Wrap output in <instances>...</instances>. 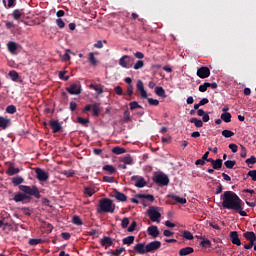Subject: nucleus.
I'll use <instances>...</instances> for the list:
<instances>
[{"label":"nucleus","instance_id":"f257e3e1","mask_svg":"<svg viewBox=\"0 0 256 256\" xmlns=\"http://www.w3.org/2000/svg\"><path fill=\"white\" fill-rule=\"evenodd\" d=\"M223 209H228V211H234V213H239L241 217H247V212H245V202L239 198L237 193L233 191H225L221 196Z\"/></svg>","mask_w":256,"mask_h":256},{"label":"nucleus","instance_id":"f03ea898","mask_svg":"<svg viewBox=\"0 0 256 256\" xmlns=\"http://www.w3.org/2000/svg\"><path fill=\"white\" fill-rule=\"evenodd\" d=\"M19 189L22 192H18L13 197L15 203H31V197L35 199H41V192L37 186L20 185Z\"/></svg>","mask_w":256,"mask_h":256},{"label":"nucleus","instance_id":"7ed1b4c3","mask_svg":"<svg viewBox=\"0 0 256 256\" xmlns=\"http://www.w3.org/2000/svg\"><path fill=\"white\" fill-rule=\"evenodd\" d=\"M97 213H115V203L109 198H102L99 200Z\"/></svg>","mask_w":256,"mask_h":256},{"label":"nucleus","instance_id":"20e7f679","mask_svg":"<svg viewBox=\"0 0 256 256\" xmlns=\"http://www.w3.org/2000/svg\"><path fill=\"white\" fill-rule=\"evenodd\" d=\"M159 211H161V208L157 206H150L147 210L148 217L153 223H159L161 219V212Z\"/></svg>","mask_w":256,"mask_h":256},{"label":"nucleus","instance_id":"39448f33","mask_svg":"<svg viewBox=\"0 0 256 256\" xmlns=\"http://www.w3.org/2000/svg\"><path fill=\"white\" fill-rule=\"evenodd\" d=\"M153 181L156 185H160L161 187L169 185V177L165 174H158L154 176Z\"/></svg>","mask_w":256,"mask_h":256},{"label":"nucleus","instance_id":"423d86ee","mask_svg":"<svg viewBox=\"0 0 256 256\" xmlns=\"http://www.w3.org/2000/svg\"><path fill=\"white\" fill-rule=\"evenodd\" d=\"M119 66L124 69H131L133 67V59L129 55H124L119 59Z\"/></svg>","mask_w":256,"mask_h":256},{"label":"nucleus","instance_id":"0eeeda50","mask_svg":"<svg viewBox=\"0 0 256 256\" xmlns=\"http://www.w3.org/2000/svg\"><path fill=\"white\" fill-rule=\"evenodd\" d=\"M131 181L134 183L135 187H138V189H142V187L147 186V181H145L143 176H132Z\"/></svg>","mask_w":256,"mask_h":256},{"label":"nucleus","instance_id":"6e6552de","mask_svg":"<svg viewBox=\"0 0 256 256\" xmlns=\"http://www.w3.org/2000/svg\"><path fill=\"white\" fill-rule=\"evenodd\" d=\"M196 75L200 79H207V77H210V75H211V70L207 66H202V67L198 68Z\"/></svg>","mask_w":256,"mask_h":256},{"label":"nucleus","instance_id":"1a4fd4ad","mask_svg":"<svg viewBox=\"0 0 256 256\" xmlns=\"http://www.w3.org/2000/svg\"><path fill=\"white\" fill-rule=\"evenodd\" d=\"M35 173H36V179H38V181L45 182L49 180V174L45 172V170L41 168H36Z\"/></svg>","mask_w":256,"mask_h":256},{"label":"nucleus","instance_id":"9d476101","mask_svg":"<svg viewBox=\"0 0 256 256\" xmlns=\"http://www.w3.org/2000/svg\"><path fill=\"white\" fill-rule=\"evenodd\" d=\"M66 91L70 95H81V85L71 84L70 87L66 88Z\"/></svg>","mask_w":256,"mask_h":256},{"label":"nucleus","instance_id":"9b49d317","mask_svg":"<svg viewBox=\"0 0 256 256\" xmlns=\"http://www.w3.org/2000/svg\"><path fill=\"white\" fill-rule=\"evenodd\" d=\"M157 249H161V241H152L146 245V251L151 253V251H157Z\"/></svg>","mask_w":256,"mask_h":256},{"label":"nucleus","instance_id":"f8f14e48","mask_svg":"<svg viewBox=\"0 0 256 256\" xmlns=\"http://www.w3.org/2000/svg\"><path fill=\"white\" fill-rule=\"evenodd\" d=\"M19 47H21V45L15 41H9L7 43V49L11 55H17V49H19Z\"/></svg>","mask_w":256,"mask_h":256},{"label":"nucleus","instance_id":"ddd939ff","mask_svg":"<svg viewBox=\"0 0 256 256\" xmlns=\"http://www.w3.org/2000/svg\"><path fill=\"white\" fill-rule=\"evenodd\" d=\"M230 241L233 243V245L241 247V239L239 238V233L237 231L230 232Z\"/></svg>","mask_w":256,"mask_h":256},{"label":"nucleus","instance_id":"4468645a","mask_svg":"<svg viewBox=\"0 0 256 256\" xmlns=\"http://www.w3.org/2000/svg\"><path fill=\"white\" fill-rule=\"evenodd\" d=\"M136 89L140 93V97L142 99H147V91H145V86L143 85V81L138 80L136 84Z\"/></svg>","mask_w":256,"mask_h":256},{"label":"nucleus","instance_id":"2eb2a0df","mask_svg":"<svg viewBox=\"0 0 256 256\" xmlns=\"http://www.w3.org/2000/svg\"><path fill=\"white\" fill-rule=\"evenodd\" d=\"M134 251L138 253V255H145L147 252V245L145 243H138L134 246Z\"/></svg>","mask_w":256,"mask_h":256},{"label":"nucleus","instance_id":"dca6fc26","mask_svg":"<svg viewBox=\"0 0 256 256\" xmlns=\"http://www.w3.org/2000/svg\"><path fill=\"white\" fill-rule=\"evenodd\" d=\"M100 243L102 245V247H105L106 249L108 247H113V245H115V243L113 242V239L109 236H105L100 240Z\"/></svg>","mask_w":256,"mask_h":256},{"label":"nucleus","instance_id":"f3484780","mask_svg":"<svg viewBox=\"0 0 256 256\" xmlns=\"http://www.w3.org/2000/svg\"><path fill=\"white\" fill-rule=\"evenodd\" d=\"M147 233L150 235V237H153V239H157V237H159V228L155 225H152L148 227Z\"/></svg>","mask_w":256,"mask_h":256},{"label":"nucleus","instance_id":"a211bd4d","mask_svg":"<svg viewBox=\"0 0 256 256\" xmlns=\"http://www.w3.org/2000/svg\"><path fill=\"white\" fill-rule=\"evenodd\" d=\"M49 125L52 129V133H59L63 127H61V124L57 120H50Z\"/></svg>","mask_w":256,"mask_h":256},{"label":"nucleus","instance_id":"6ab92c4d","mask_svg":"<svg viewBox=\"0 0 256 256\" xmlns=\"http://www.w3.org/2000/svg\"><path fill=\"white\" fill-rule=\"evenodd\" d=\"M10 125L11 119L0 116V129L5 131V129H7V127H10Z\"/></svg>","mask_w":256,"mask_h":256},{"label":"nucleus","instance_id":"aec40b11","mask_svg":"<svg viewBox=\"0 0 256 256\" xmlns=\"http://www.w3.org/2000/svg\"><path fill=\"white\" fill-rule=\"evenodd\" d=\"M167 197H168V199H173V201H176V203H180V205H185V203H187L186 198H181L174 194H169Z\"/></svg>","mask_w":256,"mask_h":256},{"label":"nucleus","instance_id":"412c9836","mask_svg":"<svg viewBox=\"0 0 256 256\" xmlns=\"http://www.w3.org/2000/svg\"><path fill=\"white\" fill-rule=\"evenodd\" d=\"M120 163H124L125 165H133L135 162L133 161L131 154H126L124 157L120 158Z\"/></svg>","mask_w":256,"mask_h":256},{"label":"nucleus","instance_id":"4be33fe9","mask_svg":"<svg viewBox=\"0 0 256 256\" xmlns=\"http://www.w3.org/2000/svg\"><path fill=\"white\" fill-rule=\"evenodd\" d=\"M23 15H25L23 9H16L12 12V17L15 19V21H19Z\"/></svg>","mask_w":256,"mask_h":256},{"label":"nucleus","instance_id":"5701e85b","mask_svg":"<svg viewBox=\"0 0 256 256\" xmlns=\"http://www.w3.org/2000/svg\"><path fill=\"white\" fill-rule=\"evenodd\" d=\"M195 249H193V247H185V248H181L179 250V255L180 256H186V255H191V253H194Z\"/></svg>","mask_w":256,"mask_h":256},{"label":"nucleus","instance_id":"b1692460","mask_svg":"<svg viewBox=\"0 0 256 256\" xmlns=\"http://www.w3.org/2000/svg\"><path fill=\"white\" fill-rule=\"evenodd\" d=\"M243 237L246 239V241H256V235L253 231H247L243 233Z\"/></svg>","mask_w":256,"mask_h":256},{"label":"nucleus","instance_id":"393cba45","mask_svg":"<svg viewBox=\"0 0 256 256\" xmlns=\"http://www.w3.org/2000/svg\"><path fill=\"white\" fill-rule=\"evenodd\" d=\"M114 197H115V199H117V201H120L121 203H125V201H127V195H125L119 191L114 192Z\"/></svg>","mask_w":256,"mask_h":256},{"label":"nucleus","instance_id":"a878e982","mask_svg":"<svg viewBox=\"0 0 256 256\" xmlns=\"http://www.w3.org/2000/svg\"><path fill=\"white\" fill-rule=\"evenodd\" d=\"M103 171H107V173H109V175H115V173H117V169L115 167H113V165H104L102 167Z\"/></svg>","mask_w":256,"mask_h":256},{"label":"nucleus","instance_id":"bb28decb","mask_svg":"<svg viewBox=\"0 0 256 256\" xmlns=\"http://www.w3.org/2000/svg\"><path fill=\"white\" fill-rule=\"evenodd\" d=\"M137 199H146L147 201H150V203H153L155 201V197L151 194H137Z\"/></svg>","mask_w":256,"mask_h":256},{"label":"nucleus","instance_id":"cd10ccee","mask_svg":"<svg viewBox=\"0 0 256 256\" xmlns=\"http://www.w3.org/2000/svg\"><path fill=\"white\" fill-rule=\"evenodd\" d=\"M20 172L19 168H15V166L10 165L6 171V173L11 177L13 175H17Z\"/></svg>","mask_w":256,"mask_h":256},{"label":"nucleus","instance_id":"c85d7f7f","mask_svg":"<svg viewBox=\"0 0 256 256\" xmlns=\"http://www.w3.org/2000/svg\"><path fill=\"white\" fill-rule=\"evenodd\" d=\"M25 182V179H23V177L21 176H16L12 178V183L14 187H17V185H19V187L21 186L22 183Z\"/></svg>","mask_w":256,"mask_h":256},{"label":"nucleus","instance_id":"c756f323","mask_svg":"<svg viewBox=\"0 0 256 256\" xmlns=\"http://www.w3.org/2000/svg\"><path fill=\"white\" fill-rule=\"evenodd\" d=\"M221 167H223L222 159H216L212 164V168L215 169L216 171H219Z\"/></svg>","mask_w":256,"mask_h":256},{"label":"nucleus","instance_id":"7c9ffc66","mask_svg":"<svg viewBox=\"0 0 256 256\" xmlns=\"http://www.w3.org/2000/svg\"><path fill=\"white\" fill-rule=\"evenodd\" d=\"M112 153H114V155H123V153H127V150L123 147L116 146L112 149Z\"/></svg>","mask_w":256,"mask_h":256},{"label":"nucleus","instance_id":"2f4dec72","mask_svg":"<svg viewBox=\"0 0 256 256\" xmlns=\"http://www.w3.org/2000/svg\"><path fill=\"white\" fill-rule=\"evenodd\" d=\"M231 113L224 112L221 114V120L224 121V123H231Z\"/></svg>","mask_w":256,"mask_h":256},{"label":"nucleus","instance_id":"473e14b6","mask_svg":"<svg viewBox=\"0 0 256 256\" xmlns=\"http://www.w3.org/2000/svg\"><path fill=\"white\" fill-rule=\"evenodd\" d=\"M155 93L156 95H158V97H163V98L167 97V95L165 94V89H163V87L161 86H157L155 88Z\"/></svg>","mask_w":256,"mask_h":256},{"label":"nucleus","instance_id":"72a5a7b5","mask_svg":"<svg viewBox=\"0 0 256 256\" xmlns=\"http://www.w3.org/2000/svg\"><path fill=\"white\" fill-rule=\"evenodd\" d=\"M43 243V239L41 238H32L28 241V244L35 247V245H41Z\"/></svg>","mask_w":256,"mask_h":256},{"label":"nucleus","instance_id":"f704fd0d","mask_svg":"<svg viewBox=\"0 0 256 256\" xmlns=\"http://www.w3.org/2000/svg\"><path fill=\"white\" fill-rule=\"evenodd\" d=\"M135 241V236H128L126 238H123L122 242L123 245H133Z\"/></svg>","mask_w":256,"mask_h":256},{"label":"nucleus","instance_id":"c9c22d12","mask_svg":"<svg viewBox=\"0 0 256 256\" xmlns=\"http://www.w3.org/2000/svg\"><path fill=\"white\" fill-rule=\"evenodd\" d=\"M224 165L226 169H233L237 165V162L235 160H227L224 162Z\"/></svg>","mask_w":256,"mask_h":256},{"label":"nucleus","instance_id":"e433bc0d","mask_svg":"<svg viewBox=\"0 0 256 256\" xmlns=\"http://www.w3.org/2000/svg\"><path fill=\"white\" fill-rule=\"evenodd\" d=\"M143 67H145V62H143V60H138L134 64L133 69H135V71H139V69H143Z\"/></svg>","mask_w":256,"mask_h":256},{"label":"nucleus","instance_id":"4c0bfd02","mask_svg":"<svg viewBox=\"0 0 256 256\" xmlns=\"http://www.w3.org/2000/svg\"><path fill=\"white\" fill-rule=\"evenodd\" d=\"M129 107L131 111H135V109H143V106L139 105L137 101L130 102Z\"/></svg>","mask_w":256,"mask_h":256},{"label":"nucleus","instance_id":"58836bf2","mask_svg":"<svg viewBox=\"0 0 256 256\" xmlns=\"http://www.w3.org/2000/svg\"><path fill=\"white\" fill-rule=\"evenodd\" d=\"M222 136L225 137L226 139H229L231 137H234L235 133L231 130H223L222 131Z\"/></svg>","mask_w":256,"mask_h":256},{"label":"nucleus","instance_id":"ea45409f","mask_svg":"<svg viewBox=\"0 0 256 256\" xmlns=\"http://www.w3.org/2000/svg\"><path fill=\"white\" fill-rule=\"evenodd\" d=\"M6 113H9V115H14V113H17V107H15V105L7 106Z\"/></svg>","mask_w":256,"mask_h":256},{"label":"nucleus","instance_id":"a19ab883","mask_svg":"<svg viewBox=\"0 0 256 256\" xmlns=\"http://www.w3.org/2000/svg\"><path fill=\"white\" fill-rule=\"evenodd\" d=\"M84 193H85V195H87V197H93V195H95V189H93L91 187H86L84 189Z\"/></svg>","mask_w":256,"mask_h":256},{"label":"nucleus","instance_id":"79ce46f5","mask_svg":"<svg viewBox=\"0 0 256 256\" xmlns=\"http://www.w3.org/2000/svg\"><path fill=\"white\" fill-rule=\"evenodd\" d=\"M182 237L184 239H187V241H193L194 237H193V233L189 232V231H184L182 234Z\"/></svg>","mask_w":256,"mask_h":256},{"label":"nucleus","instance_id":"37998d69","mask_svg":"<svg viewBox=\"0 0 256 256\" xmlns=\"http://www.w3.org/2000/svg\"><path fill=\"white\" fill-rule=\"evenodd\" d=\"M190 123H194L195 127H198V128L203 127V122L197 118H191Z\"/></svg>","mask_w":256,"mask_h":256},{"label":"nucleus","instance_id":"c03bdc74","mask_svg":"<svg viewBox=\"0 0 256 256\" xmlns=\"http://www.w3.org/2000/svg\"><path fill=\"white\" fill-rule=\"evenodd\" d=\"M8 75L12 79V81H17V79H19V73H17V71H15V70H11L8 73Z\"/></svg>","mask_w":256,"mask_h":256},{"label":"nucleus","instance_id":"a18cd8bd","mask_svg":"<svg viewBox=\"0 0 256 256\" xmlns=\"http://www.w3.org/2000/svg\"><path fill=\"white\" fill-rule=\"evenodd\" d=\"M88 61H89V63H91L94 66L97 65V59H95V53H93V52L89 53Z\"/></svg>","mask_w":256,"mask_h":256},{"label":"nucleus","instance_id":"49530a36","mask_svg":"<svg viewBox=\"0 0 256 256\" xmlns=\"http://www.w3.org/2000/svg\"><path fill=\"white\" fill-rule=\"evenodd\" d=\"M92 111H93V116L94 117H99V113H101V110L99 109L98 104L92 105Z\"/></svg>","mask_w":256,"mask_h":256},{"label":"nucleus","instance_id":"de8ad7c7","mask_svg":"<svg viewBox=\"0 0 256 256\" xmlns=\"http://www.w3.org/2000/svg\"><path fill=\"white\" fill-rule=\"evenodd\" d=\"M20 211L25 214L27 217H31V213H33V210L29 207H22L20 208Z\"/></svg>","mask_w":256,"mask_h":256},{"label":"nucleus","instance_id":"09e8293b","mask_svg":"<svg viewBox=\"0 0 256 256\" xmlns=\"http://www.w3.org/2000/svg\"><path fill=\"white\" fill-rule=\"evenodd\" d=\"M200 245L202 247H204L205 249H207V248L211 247V241L209 239L202 238Z\"/></svg>","mask_w":256,"mask_h":256},{"label":"nucleus","instance_id":"8fccbe9b","mask_svg":"<svg viewBox=\"0 0 256 256\" xmlns=\"http://www.w3.org/2000/svg\"><path fill=\"white\" fill-rule=\"evenodd\" d=\"M72 223H73L74 225L81 226V225H83V220H81V218L76 215V216H73V218H72Z\"/></svg>","mask_w":256,"mask_h":256},{"label":"nucleus","instance_id":"3c124183","mask_svg":"<svg viewBox=\"0 0 256 256\" xmlns=\"http://www.w3.org/2000/svg\"><path fill=\"white\" fill-rule=\"evenodd\" d=\"M149 105H151L152 107H157L159 105V100L157 99H153V98H146Z\"/></svg>","mask_w":256,"mask_h":256},{"label":"nucleus","instance_id":"603ef678","mask_svg":"<svg viewBox=\"0 0 256 256\" xmlns=\"http://www.w3.org/2000/svg\"><path fill=\"white\" fill-rule=\"evenodd\" d=\"M123 121L125 123H129V121H131V113L129 112V110L124 111Z\"/></svg>","mask_w":256,"mask_h":256},{"label":"nucleus","instance_id":"864d4df0","mask_svg":"<svg viewBox=\"0 0 256 256\" xmlns=\"http://www.w3.org/2000/svg\"><path fill=\"white\" fill-rule=\"evenodd\" d=\"M208 87H209V82H205L204 84L199 86L198 90L200 91V93H205Z\"/></svg>","mask_w":256,"mask_h":256},{"label":"nucleus","instance_id":"5fc2aeb1","mask_svg":"<svg viewBox=\"0 0 256 256\" xmlns=\"http://www.w3.org/2000/svg\"><path fill=\"white\" fill-rule=\"evenodd\" d=\"M121 227L122 229H127V227H129V218L125 217L122 219Z\"/></svg>","mask_w":256,"mask_h":256},{"label":"nucleus","instance_id":"6e6d98bb","mask_svg":"<svg viewBox=\"0 0 256 256\" xmlns=\"http://www.w3.org/2000/svg\"><path fill=\"white\" fill-rule=\"evenodd\" d=\"M123 251H125V248L121 247L116 250H112L111 255L119 256L121 253H123Z\"/></svg>","mask_w":256,"mask_h":256},{"label":"nucleus","instance_id":"4d7b16f0","mask_svg":"<svg viewBox=\"0 0 256 256\" xmlns=\"http://www.w3.org/2000/svg\"><path fill=\"white\" fill-rule=\"evenodd\" d=\"M241 151H240V157H242V159H245V157H247V148H245V146L241 145Z\"/></svg>","mask_w":256,"mask_h":256},{"label":"nucleus","instance_id":"13d9d810","mask_svg":"<svg viewBox=\"0 0 256 256\" xmlns=\"http://www.w3.org/2000/svg\"><path fill=\"white\" fill-rule=\"evenodd\" d=\"M255 241L256 240H250L248 244L244 245V249H247V250L253 249V247H255Z\"/></svg>","mask_w":256,"mask_h":256},{"label":"nucleus","instance_id":"bf43d9fd","mask_svg":"<svg viewBox=\"0 0 256 256\" xmlns=\"http://www.w3.org/2000/svg\"><path fill=\"white\" fill-rule=\"evenodd\" d=\"M56 25L59 27V29L65 28V22H64L63 19H61V18H58V19L56 20Z\"/></svg>","mask_w":256,"mask_h":256},{"label":"nucleus","instance_id":"052dcab7","mask_svg":"<svg viewBox=\"0 0 256 256\" xmlns=\"http://www.w3.org/2000/svg\"><path fill=\"white\" fill-rule=\"evenodd\" d=\"M245 163H247L248 165H255L256 157L255 156H251L250 158L246 159Z\"/></svg>","mask_w":256,"mask_h":256},{"label":"nucleus","instance_id":"680f3d73","mask_svg":"<svg viewBox=\"0 0 256 256\" xmlns=\"http://www.w3.org/2000/svg\"><path fill=\"white\" fill-rule=\"evenodd\" d=\"M77 121H78V123H80V125H87L89 123L88 119H84L81 116L77 117Z\"/></svg>","mask_w":256,"mask_h":256},{"label":"nucleus","instance_id":"e2e57ef3","mask_svg":"<svg viewBox=\"0 0 256 256\" xmlns=\"http://www.w3.org/2000/svg\"><path fill=\"white\" fill-rule=\"evenodd\" d=\"M137 227V222L133 221L130 226L128 227V232L129 233H133V231H135V228Z\"/></svg>","mask_w":256,"mask_h":256},{"label":"nucleus","instance_id":"0e129e2a","mask_svg":"<svg viewBox=\"0 0 256 256\" xmlns=\"http://www.w3.org/2000/svg\"><path fill=\"white\" fill-rule=\"evenodd\" d=\"M61 237L62 239H64L65 241H69L71 239V234L69 232H62L61 233Z\"/></svg>","mask_w":256,"mask_h":256},{"label":"nucleus","instance_id":"69168bd1","mask_svg":"<svg viewBox=\"0 0 256 256\" xmlns=\"http://www.w3.org/2000/svg\"><path fill=\"white\" fill-rule=\"evenodd\" d=\"M103 181H104L105 183H114L115 178H114V177H111V176H104V177H103Z\"/></svg>","mask_w":256,"mask_h":256},{"label":"nucleus","instance_id":"338daca9","mask_svg":"<svg viewBox=\"0 0 256 256\" xmlns=\"http://www.w3.org/2000/svg\"><path fill=\"white\" fill-rule=\"evenodd\" d=\"M248 177H251L252 181H256V170H250L248 172Z\"/></svg>","mask_w":256,"mask_h":256},{"label":"nucleus","instance_id":"774afa93","mask_svg":"<svg viewBox=\"0 0 256 256\" xmlns=\"http://www.w3.org/2000/svg\"><path fill=\"white\" fill-rule=\"evenodd\" d=\"M229 149H231L232 153H237L239 147L237 146V144H229Z\"/></svg>","mask_w":256,"mask_h":256}]
</instances>
